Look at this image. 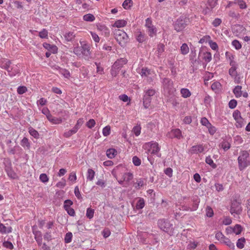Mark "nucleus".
Returning a JSON list of instances; mask_svg holds the SVG:
<instances>
[{
    "mask_svg": "<svg viewBox=\"0 0 250 250\" xmlns=\"http://www.w3.org/2000/svg\"><path fill=\"white\" fill-rule=\"evenodd\" d=\"M163 86L164 91L165 94L170 95L173 93L174 88L173 87V82L172 80L165 78L163 80Z\"/></svg>",
    "mask_w": 250,
    "mask_h": 250,
    "instance_id": "4",
    "label": "nucleus"
},
{
    "mask_svg": "<svg viewBox=\"0 0 250 250\" xmlns=\"http://www.w3.org/2000/svg\"><path fill=\"white\" fill-rule=\"evenodd\" d=\"M48 32L47 31L44 29H43L42 31H41L39 33V36L40 38L43 39L47 37Z\"/></svg>",
    "mask_w": 250,
    "mask_h": 250,
    "instance_id": "56",
    "label": "nucleus"
},
{
    "mask_svg": "<svg viewBox=\"0 0 250 250\" xmlns=\"http://www.w3.org/2000/svg\"><path fill=\"white\" fill-rule=\"evenodd\" d=\"M215 236L216 239L220 241V243L226 244L230 249H234V244L230 241L229 238L225 235H215Z\"/></svg>",
    "mask_w": 250,
    "mask_h": 250,
    "instance_id": "8",
    "label": "nucleus"
},
{
    "mask_svg": "<svg viewBox=\"0 0 250 250\" xmlns=\"http://www.w3.org/2000/svg\"><path fill=\"white\" fill-rule=\"evenodd\" d=\"M47 119L51 122L54 123V124H59L62 122V119H59L58 118H56L55 117H54L52 116V115L50 113L48 116L46 117Z\"/></svg>",
    "mask_w": 250,
    "mask_h": 250,
    "instance_id": "23",
    "label": "nucleus"
},
{
    "mask_svg": "<svg viewBox=\"0 0 250 250\" xmlns=\"http://www.w3.org/2000/svg\"><path fill=\"white\" fill-rule=\"evenodd\" d=\"M95 171L91 168H89L87 172V179L89 181H92L94 178Z\"/></svg>",
    "mask_w": 250,
    "mask_h": 250,
    "instance_id": "26",
    "label": "nucleus"
},
{
    "mask_svg": "<svg viewBox=\"0 0 250 250\" xmlns=\"http://www.w3.org/2000/svg\"><path fill=\"white\" fill-rule=\"evenodd\" d=\"M237 103L236 100L234 99L231 100L229 103V106L230 108L233 109L236 106Z\"/></svg>",
    "mask_w": 250,
    "mask_h": 250,
    "instance_id": "53",
    "label": "nucleus"
},
{
    "mask_svg": "<svg viewBox=\"0 0 250 250\" xmlns=\"http://www.w3.org/2000/svg\"><path fill=\"white\" fill-rule=\"evenodd\" d=\"M170 134V137H174L180 139V137L181 136V131L179 129H173L171 131Z\"/></svg>",
    "mask_w": 250,
    "mask_h": 250,
    "instance_id": "19",
    "label": "nucleus"
},
{
    "mask_svg": "<svg viewBox=\"0 0 250 250\" xmlns=\"http://www.w3.org/2000/svg\"><path fill=\"white\" fill-rule=\"evenodd\" d=\"M245 243V239L244 238H241L239 239L237 242L236 246L239 249H242L244 247Z\"/></svg>",
    "mask_w": 250,
    "mask_h": 250,
    "instance_id": "39",
    "label": "nucleus"
},
{
    "mask_svg": "<svg viewBox=\"0 0 250 250\" xmlns=\"http://www.w3.org/2000/svg\"><path fill=\"white\" fill-rule=\"evenodd\" d=\"M218 0H208V3L211 9H213L217 5Z\"/></svg>",
    "mask_w": 250,
    "mask_h": 250,
    "instance_id": "52",
    "label": "nucleus"
},
{
    "mask_svg": "<svg viewBox=\"0 0 250 250\" xmlns=\"http://www.w3.org/2000/svg\"><path fill=\"white\" fill-rule=\"evenodd\" d=\"M145 205V200L142 198H139L138 200L136 205V208L137 209H142Z\"/></svg>",
    "mask_w": 250,
    "mask_h": 250,
    "instance_id": "21",
    "label": "nucleus"
},
{
    "mask_svg": "<svg viewBox=\"0 0 250 250\" xmlns=\"http://www.w3.org/2000/svg\"><path fill=\"white\" fill-rule=\"evenodd\" d=\"M117 150L114 148H109L106 150V154L108 158L112 159L117 155Z\"/></svg>",
    "mask_w": 250,
    "mask_h": 250,
    "instance_id": "18",
    "label": "nucleus"
},
{
    "mask_svg": "<svg viewBox=\"0 0 250 250\" xmlns=\"http://www.w3.org/2000/svg\"><path fill=\"white\" fill-rule=\"evenodd\" d=\"M84 21L89 22L93 21L95 20L94 16L91 14H87L83 16Z\"/></svg>",
    "mask_w": 250,
    "mask_h": 250,
    "instance_id": "28",
    "label": "nucleus"
},
{
    "mask_svg": "<svg viewBox=\"0 0 250 250\" xmlns=\"http://www.w3.org/2000/svg\"><path fill=\"white\" fill-rule=\"evenodd\" d=\"M6 171L8 176L13 179L15 178L16 174L11 169H9L7 168V169H6Z\"/></svg>",
    "mask_w": 250,
    "mask_h": 250,
    "instance_id": "55",
    "label": "nucleus"
},
{
    "mask_svg": "<svg viewBox=\"0 0 250 250\" xmlns=\"http://www.w3.org/2000/svg\"><path fill=\"white\" fill-rule=\"evenodd\" d=\"M132 3V1L131 0H125L122 5L125 9H127L131 7L130 3Z\"/></svg>",
    "mask_w": 250,
    "mask_h": 250,
    "instance_id": "48",
    "label": "nucleus"
},
{
    "mask_svg": "<svg viewBox=\"0 0 250 250\" xmlns=\"http://www.w3.org/2000/svg\"><path fill=\"white\" fill-rule=\"evenodd\" d=\"M127 63V60L125 58H121L120 59L117 60L113 64L112 66L113 68L116 69H120L123 67V66Z\"/></svg>",
    "mask_w": 250,
    "mask_h": 250,
    "instance_id": "10",
    "label": "nucleus"
},
{
    "mask_svg": "<svg viewBox=\"0 0 250 250\" xmlns=\"http://www.w3.org/2000/svg\"><path fill=\"white\" fill-rule=\"evenodd\" d=\"M239 168L240 170H244L250 165V154L246 150L241 151L238 158Z\"/></svg>",
    "mask_w": 250,
    "mask_h": 250,
    "instance_id": "1",
    "label": "nucleus"
},
{
    "mask_svg": "<svg viewBox=\"0 0 250 250\" xmlns=\"http://www.w3.org/2000/svg\"><path fill=\"white\" fill-rule=\"evenodd\" d=\"M150 148L151 150V153L153 154H157L160 149L158 144L156 142L153 143L151 145Z\"/></svg>",
    "mask_w": 250,
    "mask_h": 250,
    "instance_id": "16",
    "label": "nucleus"
},
{
    "mask_svg": "<svg viewBox=\"0 0 250 250\" xmlns=\"http://www.w3.org/2000/svg\"><path fill=\"white\" fill-rule=\"evenodd\" d=\"M75 37V35L74 34V33L72 32H69L64 35V38L68 42L72 41Z\"/></svg>",
    "mask_w": 250,
    "mask_h": 250,
    "instance_id": "35",
    "label": "nucleus"
},
{
    "mask_svg": "<svg viewBox=\"0 0 250 250\" xmlns=\"http://www.w3.org/2000/svg\"><path fill=\"white\" fill-rule=\"evenodd\" d=\"M43 46L45 49L53 54H55L57 52L58 47L55 45L50 44L48 43H44Z\"/></svg>",
    "mask_w": 250,
    "mask_h": 250,
    "instance_id": "14",
    "label": "nucleus"
},
{
    "mask_svg": "<svg viewBox=\"0 0 250 250\" xmlns=\"http://www.w3.org/2000/svg\"><path fill=\"white\" fill-rule=\"evenodd\" d=\"M28 131L29 134L35 138L37 139L39 138V134L38 132L32 127L30 126L28 128Z\"/></svg>",
    "mask_w": 250,
    "mask_h": 250,
    "instance_id": "29",
    "label": "nucleus"
},
{
    "mask_svg": "<svg viewBox=\"0 0 250 250\" xmlns=\"http://www.w3.org/2000/svg\"><path fill=\"white\" fill-rule=\"evenodd\" d=\"M180 92L182 97L185 98H187L191 95L190 91L187 88H182Z\"/></svg>",
    "mask_w": 250,
    "mask_h": 250,
    "instance_id": "27",
    "label": "nucleus"
},
{
    "mask_svg": "<svg viewBox=\"0 0 250 250\" xmlns=\"http://www.w3.org/2000/svg\"><path fill=\"white\" fill-rule=\"evenodd\" d=\"M11 64V61L8 59H3L0 61V67L6 70L8 73L10 77H12L15 76V74L11 73L13 68L10 66Z\"/></svg>",
    "mask_w": 250,
    "mask_h": 250,
    "instance_id": "7",
    "label": "nucleus"
},
{
    "mask_svg": "<svg viewBox=\"0 0 250 250\" xmlns=\"http://www.w3.org/2000/svg\"><path fill=\"white\" fill-rule=\"evenodd\" d=\"M234 3L238 4L241 9H245L247 8L246 2L243 0H235Z\"/></svg>",
    "mask_w": 250,
    "mask_h": 250,
    "instance_id": "36",
    "label": "nucleus"
},
{
    "mask_svg": "<svg viewBox=\"0 0 250 250\" xmlns=\"http://www.w3.org/2000/svg\"><path fill=\"white\" fill-rule=\"evenodd\" d=\"M122 178L125 181V185H128V183L133 178V175L131 172H126L123 174Z\"/></svg>",
    "mask_w": 250,
    "mask_h": 250,
    "instance_id": "15",
    "label": "nucleus"
},
{
    "mask_svg": "<svg viewBox=\"0 0 250 250\" xmlns=\"http://www.w3.org/2000/svg\"><path fill=\"white\" fill-rule=\"evenodd\" d=\"M156 93V91L154 89H148L147 90L146 92H145V94L146 95V97H151L152 96H153Z\"/></svg>",
    "mask_w": 250,
    "mask_h": 250,
    "instance_id": "49",
    "label": "nucleus"
},
{
    "mask_svg": "<svg viewBox=\"0 0 250 250\" xmlns=\"http://www.w3.org/2000/svg\"><path fill=\"white\" fill-rule=\"evenodd\" d=\"M132 162L133 164L136 166H139L141 164V160L137 156H134L132 158Z\"/></svg>",
    "mask_w": 250,
    "mask_h": 250,
    "instance_id": "44",
    "label": "nucleus"
},
{
    "mask_svg": "<svg viewBox=\"0 0 250 250\" xmlns=\"http://www.w3.org/2000/svg\"><path fill=\"white\" fill-rule=\"evenodd\" d=\"M55 68L59 71V72L62 74L65 78H68L70 76V73L68 70L62 68L57 66Z\"/></svg>",
    "mask_w": 250,
    "mask_h": 250,
    "instance_id": "20",
    "label": "nucleus"
},
{
    "mask_svg": "<svg viewBox=\"0 0 250 250\" xmlns=\"http://www.w3.org/2000/svg\"><path fill=\"white\" fill-rule=\"evenodd\" d=\"M232 116L235 120H240L242 118L240 112L238 110L234 111L233 113Z\"/></svg>",
    "mask_w": 250,
    "mask_h": 250,
    "instance_id": "47",
    "label": "nucleus"
},
{
    "mask_svg": "<svg viewBox=\"0 0 250 250\" xmlns=\"http://www.w3.org/2000/svg\"><path fill=\"white\" fill-rule=\"evenodd\" d=\"M204 150L203 146L202 145H198L192 146L190 149V152L191 154H197L203 152Z\"/></svg>",
    "mask_w": 250,
    "mask_h": 250,
    "instance_id": "12",
    "label": "nucleus"
},
{
    "mask_svg": "<svg viewBox=\"0 0 250 250\" xmlns=\"http://www.w3.org/2000/svg\"><path fill=\"white\" fill-rule=\"evenodd\" d=\"M141 127L140 125H137L135 126L132 129V131L134 133L135 135L136 136H139L140 134L141 133Z\"/></svg>",
    "mask_w": 250,
    "mask_h": 250,
    "instance_id": "40",
    "label": "nucleus"
},
{
    "mask_svg": "<svg viewBox=\"0 0 250 250\" xmlns=\"http://www.w3.org/2000/svg\"><path fill=\"white\" fill-rule=\"evenodd\" d=\"M94 213V210L90 208H88L86 210V216L89 219L93 218Z\"/></svg>",
    "mask_w": 250,
    "mask_h": 250,
    "instance_id": "41",
    "label": "nucleus"
},
{
    "mask_svg": "<svg viewBox=\"0 0 250 250\" xmlns=\"http://www.w3.org/2000/svg\"><path fill=\"white\" fill-rule=\"evenodd\" d=\"M202 57L203 60L206 63L210 62L211 60V54L209 52H203L200 51L199 54V57Z\"/></svg>",
    "mask_w": 250,
    "mask_h": 250,
    "instance_id": "11",
    "label": "nucleus"
},
{
    "mask_svg": "<svg viewBox=\"0 0 250 250\" xmlns=\"http://www.w3.org/2000/svg\"><path fill=\"white\" fill-rule=\"evenodd\" d=\"M232 229H233V233L235 234H240L243 229L242 226L238 224L236 225Z\"/></svg>",
    "mask_w": 250,
    "mask_h": 250,
    "instance_id": "30",
    "label": "nucleus"
},
{
    "mask_svg": "<svg viewBox=\"0 0 250 250\" xmlns=\"http://www.w3.org/2000/svg\"><path fill=\"white\" fill-rule=\"evenodd\" d=\"M74 193L77 198L79 199H82V197L81 196L80 191L79 190V188L78 187H76L74 189Z\"/></svg>",
    "mask_w": 250,
    "mask_h": 250,
    "instance_id": "57",
    "label": "nucleus"
},
{
    "mask_svg": "<svg viewBox=\"0 0 250 250\" xmlns=\"http://www.w3.org/2000/svg\"><path fill=\"white\" fill-rule=\"evenodd\" d=\"M237 67H231L229 70V74L231 76H236L237 72L236 71Z\"/></svg>",
    "mask_w": 250,
    "mask_h": 250,
    "instance_id": "50",
    "label": "nucleus"
},
{
    "mask_svg": "<svg viewBox=\"0 0 250 250\" xmlns=\"http://www.w3.org/2000/svg\"><path fill=\"white\" fill-rule=\"evenodd\" d=\"M242 209L241 204L236 200H234L231 202L230 212L236 218H239L240 214L242 213Z\"/></svg>",
    "mask_w": 250,
    "mask_h": 250,
    "instance_id": "3",
    "label": "nucleus"
},
{
    "mask_svg": "<svg viewBox=\"0 0 250 250\" xmlns=\"http://www.w3.org/2000/svg\"><path fill=\"white\" fill-rule=\"evenodd\" d=\"M21 145L23 147H26L27 148V149H29V148L30 147V145L28 139L26 137H24L22 139V140L21 141Z\"/></svg>",
    "mask_w": 250,
    "mask_h": 250,
    "instance_id": "31",
    "label": "nucleus"
},
{
    "mask_svg": "<svg viewBox=\"0 0 250 250\" xmlns=\"http://www.w3.org/2000/svg\"><path fill=\"white\" fill-rule=\"evenodd\" d=\"M40 179L42 182L43 183L47 182L48 181V178L47 175L45 173H42L40 175Z\"/></svg>",
    "mask_w": 250,
    "mask_h": 250,
    "instance_id": "58",
    "label": "nucleus"
},
{
    "mask_svg": "<svg viewBox=\"0 0 250 250\" xmlns=\"http://www.w3.org/2000/svg\"><path fill=\"white\" fill-rule=\"evenodd\" d=\"M232 45L236 50H239L242 47V45L240 42L236 40H235L232 42Z\"/></svg>",
    "mask_w": 250,
    "mask_h": 250,
    "instance_id": "43",
    "label": "nucleus"
},
{
    "mask_svg": "<svg viewBox=\"0 0 250 250\" xmlns=\"http://www.w3.org/2000/svg\"><path fill=\"white\" fill-rule=\"evenodd\" d=\"M206 162L213 168H215L217 167V165L214 163L210 156L206 157Z\"/></svg>",
    "mask_w": 250,
    "mask_h": 250,
    "instance_id": "34",
    "label": "nucleus"
},
{
    "mask_svg": "<svg viewBox=\"0 0 250 250\" xmlns=\"http://www.w3.org/2000/svg\"><path fill=\"white\" fill-rule=\"evenodd\" d=\"M95 125V121L94 119H90L86 123V126L89 128H92Z\"/></svg>",
    "mask_w": 250,
    "mask_h": 250,
    "instance_id": "62",
    "label": "nucleus"
},
{
    "mask_svg": "<svg viewBox=\"0 0 250 250\" xmlns=\"http://www.w3.org/2000/svg\"><path fill=\"white\" fill-rule=\"evenodd\" d=\"M198 245V243L196 241H193V242L190 241V242H189V244H188V245L187 246V250H190L192 249H194L197 247Z\"/></svg>",
    "mask_w": 250,
    "mask_h": 250,
    "instance_id": "38",
    "label": "nucleus"
},
{
    "mask_svg": "<svg viewBox=\"0 0 250 250\" xmlns=\"http://www.w3.org/2000/svg\"><path fill=\"white\" fill-rule=\"evenodd\" d=\"M221 22H222V20L221 19L216 18L213 21L212 24L214 27H216L218 26L221 23Z\"/></svg>",
    "mask_w": 250,
    "mask_h": 250,
    "instance_id": "59",
    "label": "nucleus"
},
{
    "mask_svg": "<svg viewBox=\"0 0 250 250\" xmlns=\"http://www.w3.org/2000/svg\"><path fill=\"white\" fill-rule=\"evenodd\" d=\"M165 173L169 177L172 176L173 170L170 167H167L164 170Z\"/></svg>",
    "mask_w": 250,
    "mask_h": 250,
    "instance_id": "63",
    "label": "nucleus"
},
{
    "mask_svg": "<svg viewBox=\"0 0 250 250\" xmlns=\"http://www.w3.org/2000/svg\"><path fill=\"white\" fill-rule=\"evenodd\" d=\"M241 89H242V86L240 85H237L234 88L233 92L236 97L238 98V97H240L241 96V95L242 94Z\"/></svg>",
    "mask_w": 250,
    "mask_h": 250,
    "instance_id": "24",
    "label": "nucleus"
},
{
    "mask_svg": "<svg viewBox=\"0 0 250 250\" xmlns=\"http://www.w3.org/2000/svg\"><path fill=\"white\" fill-rule=\"evenodd\" d=\"M165 50V45L163 44L160 43L158 45L157 54L158 57H160L162 53Z\"/></svg>",
    "mask_w": 250,
    "mask_h": 250,
    "instance_id": "32",
    "label": "nucleus"
},
{
    "mask_svg": "<svg viewBox=\"0 0 250 250\" xmlns=\"http://www.w3.org/2000/svg\"><path fill=\"white\" fill-rule=\"evenodd\" d=\"M73 204V202L70 200H66L64 202L63 207L65 209L69 208H70V206Z\"/></svg>",
    "mask_w": 250,
    "mask_h": 250,
    "instance_id": "51",
    "label": "nucleus"
},
{
    "mask_svg": "<svg viewBox=\"0 0 250 250\" xmlns=\"http://www.w3.org/2000/svg\"><path fill=\"white\" fill-rule=\"evenodd\" d=\"M209 44L211 49L214 50H216L218 48V45L216 43V42H214L211 40L209 41Z\"/></svg>",
    "mask_w": 250,
    "mask_h": 250,
    "instance_id": "60",
    "label": "nucleus"
},
{
    "mask_svg": "<svg viewBox=\"0 0 250 250\" xmlns=\"http://www.w3.org/2000/svg\"><path fill=\"white\" fill-rule=\"evenodd\" d=\"M151 98L148 97H146V95L145 94L143 98V104L145 108H147L150 105Z\"/></svg>",
    "mask_w": 250,
    "mask_h": 250,
    "instance_id": "22",
    "label": "nucleus"
},
{
    "mask_svg": "<svg viewBox=\"0 0 250 250\" xmlns=\"http://www.w3.org/2000/svg\"><path fill=\"white\" fill-rule=\"evenodd\" d=\"M127 22L124 20H118L114 23V26L118 27H123L126 25Z\"/></svg>",
    "mask_w": 250,
    "mask_h": 250,
    "instance_id": "25",
    "label": "nucleus"
},
{
    "mask_svg": "<svg viewBox=\"0 0 250 250\" xmlns=\"http://www.w3.org/2000/svg\"><path fill=\"white\" fill-rule=\"evenodd\" d=\"M189 20L185 17H180L174 23V29L177 32L182 31L188 25Z\"/></svg>",
    "mask_w": 250,
    "mask_h": 250,
    "instance_id": "5",
    "label": "nucleus"
},
{
    "mask_svg": "<svg viewBox=\"0 0 250 250\" xmlns=\"http://www.w3.org/2000/svg\"><path fill=\"white\" fill-rule=\"evenodd\" d=\"M207 128H208L209 133L211 135H213L216 132V128L214 126L212 125L211 124H210V125L208 126Z\"/></svg>",
    "mask_w": 250,
    "mask_h": 250,
    "instance_id": "64",
    "label": "nucleus"
},
{
    "mask_svg": "<svg viewBox=\"0 0 250 250\" xmlns=\"http://www.w3.org/2000/svg\"><path fill=\"white\" fill-rule=\"evenodd\" d=\"M158 226L159 228L165 233H168L171 229L169 222L165 219H161L158 221Z\"/></svg>",
    "mask_w": 250,
    "mask_h": 250,
    "instance_id": "6",
    "label": "nucleus"
},
{
    "mask_svg": "<svg viewBox=\"0 0 250 250\" xmlns=\"http://www.w3.org/2000/svg\"><path fill=\"white\" fill-rule=\"evenodd\" d=\"M206 211V215L208 217H211L213 216V211L210 207H207Z\"/></svg>",
    "mask_w": 250,
    "mask_h": 250,
    "instance_id": "61",
    "label": "nucleus"
},
{
    "mask_svg": "<svg viewBox=\"0 0 250 250\" xmlns=\"http://www.w3.org/2000/svg\"><path fill=\"white\" fill-rule=\"evenodd\" d=\"M135 188L138 189H140L144 185V180L140 179L139 181H137L135 184Z\"/></svg>",
    "mask_w": 250,
    "mask_h": 250,
    "instance_id": "42",
    "label": "nucleus"
},
{
    "mask_svg": "<svg viewBox=\"0 0 250 250\" xmlns=\"http://www.w3.org/2000/svg\"><path fill=\"white\" fill-rule=\"evenodd\" d=\"M82 44L81 46V53L83 54L85 57V59H89L90 58V47L88 44L86 43H83Z\"/></svg>",
    "mask_w": 250,
    "mask_h": 250,
    "instance_id": "9",
    "label": "nucleus"
},
{
    "mask_svg": "<svg viewBox=\"0 0 250 250\" xmlns=\"http://www.w3.org/2000/svg\"><path fill=\"white\" fill-rule=\"evenodd\" d=\"M114 35L116 40L122 46H124L128 41V37L127 34L122 30H115Z\"/></svg>",
    "mask_w": 250,
    "mask_h": 250,
    "instance_id": "2",
    "label": "nucleus"
},
{
    "mask_svg": "<svg viewBox=\"0 0 250 250\" xmlns=\"http://www.w3.org/2000/svg\"><path fill=\"white\" fill-rule=\"evenodd\" d=\"M27 90V88L24 86H20L17 89V92L19 94L21 95L25 93Z\"/></svg>",
    "mask_w": 250,
    "mask_h": 250,
    "instance_id": "46",
    "label": "nucleus"
},
{
    "mask_svg": "<svg viewBox=\"0 0 250 250\" xmlns=\"http://www.w3.org/2000/svg\"><path fill=\"white\" fill-rule=\"evenodd\" d=\"M0 232L2 233H9L12 232L11 227H6L2 224L0 223Z\"/></svg>",
    "mask_w": 250,
    "mask_h": 250,
    "instance_id": "17",
    "label": "nucleus"
},
{
    "mask_svg": "<svg viewBox=\"0 0 250 250\" xmlns=\"http://www.w3.org/2000/svg\"><path fill=\"white\" fill-rule=\"evenodd\" d=\"M135 36L137 41L139 43L143 42L147 39V36L146 34L141 31L136 32L135 34Z\"/></svg>",
    "mask_w": 250,
    "mask_h": 250,
    "instance_id": "13",
    "label": "nucleus"
},
{
    "mask_svg": "<svg viewBox=\"0 0 250 250\" xmlns=\"http://www.w3.org/2000/svg\"><path fill=\"white\" fill-rule=\"evenodd\" d=\"M181 52L183 55H186L189 52V48L187 43H183L181 46Z\"/></svg>",
    "mask_w": 250,
    "mask_h": 250,
    "instance_id": "33",
    "label": "nucleus"
},
{
    "mask_svg": "<svg viewBox=\"0 0 250 250\" xmlns=\"http://www.w3.org/2000/svg\"><path fill=\"white\" fill-rule=\"evenodd\" d=\"M157 30L154 26H149L148 28V33L151 37H153L154 35H156Z\"/></svg>",
    "mask_w": 250,
    "mask_h": 250,
    "instance_id": "37",
    "label": "nucleus"
},
{
    "mask_svg": "<svg viewBox=\"0 0 250 250\" xmlns=\"http://www.w3.org/2000/svg\"><path fill=\"white\" fill-rule=\"evenodd\" d=\"M201 123L202 124V125H203L206 126L207 127H208V126L210 125L211 124L209 122L208 120L206 118H205V117L202 118L201 119Z\"/></svg>",
    "mask_w": 250,
    "mask_h": 250,
    "instance_id": "54",
    "label": "nucleus"
},
{
    "mask_svg": "<svg viewBox=\"0 0 250 250\" xmlns=\"http://www.w3.org/2000/svg\"><path fill=\"white\" fill-rule=\"evenodd\" d=\"M110 133V127L109 125L106 126L103 129V134L104 136H107Z\"/></svg>",
    "mask_w": 250,
    "mask_h": 250,
    "instance_id": "45",
    "label": "nucleus"
}]
</instances>
